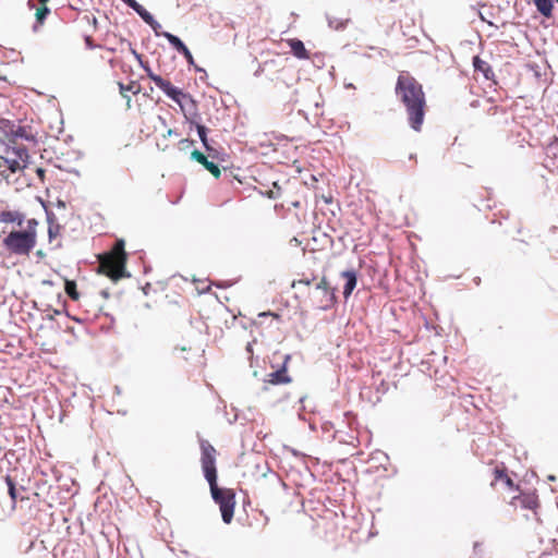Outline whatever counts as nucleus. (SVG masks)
Here are the masks:
<instances>
[{
  "mask_svg": "<svg viewBox=\"0 0 558 558\" xmlns=\"http://www.w3.org/2000/svg\"><path fill=\"white\" fill-rule=\"evenodd\" d=\"M201 449L202 469L209 484L211 497L220 507L222 521L229 524L233 519L235 495L233 490L217 485L216 449L207 440L201 441Z\"/></svg>",
  "mask_w": 558,
  "mask_h": 558,
  "instance_id": "f257e3e1",
  "label": "nucleus"
},
{
  "mask_svg": "<svg viewBox=\"0 0 558 558\" xmlns=\"http://www.w3.org/2000/svg\"><path fill=\"white\" fill-rule=\"evenodd\" d=\"M395 90L407 110L411 128L420 131L425 116V95L422 85L411 75L402 73L398 76Z\"/></svg>",
  "mask_w": 558,
  "mask_h": 558,
  "instance_id": "f03ea898",
  "label": "nucleus"
},
{
  "mask_svg": "<svg viewBox=\"0 0 558 558\" xmlns=\"http://www.w3.org/2000/svg\"><path fill=\"white\" fill-rule=\"evenodd\" d=\"M125 243L122 239L117 240L111 252L106 253L100 258L99 270L111 280L118 281L121 278L130 277L125 269L126 252Z\"/></svg>",
  "mask_w": 558,
  "mask_h": 558,
  "instance_id": "7ed1b4c3",
  "label": "nucleus"
},
{
  "mask_svg": "<svg viewBox=\"0 0 558 558\" xmlns=\"http://www.w3.org/2000/svg\"><path fill=\"white\" fill-rule=\"evenodd\" d=\"M37 240L31 232H24L23 230L11 231L3 239V246L5 250L15 256H28L29 253L36 246Z\"/></svg>",
  "mask_w": 558,
  "mask_h": 558,
  "instance_id": "20e7f679",
  "label": "nucleus"
},
{
  "mask_svg": "<svg viewBox=\"0 0 558 558\" xmlns=\"http://www.w3.org/2000/svg\"><path fill=\"white\" fill-rule=\"evenodd\" d=\"M1 158L11 172H16L27 166L29 155L24 145L13 142L7 147L5 156Z\"/></svg>",
  "mask_w": 558,
  "mask_h": 558,
  "instance_id": "39448f33",
  "label": "nucleus"
},
{
  "mask_svg": "<svg viewBox=\"0 0 558 558\" xmlns=\"http://www.w3.org/2000/svg\"><path fill=\"white\" fill-rule=\"evenodd\" d=\"M167 96L180 106L186 120H190V117H198L196 101L190 94L172 86Z\"/></svg>",
  "mask_w": 558,
  "mask_h": 558,
  "instance_id": "423d86ee",
  "label": "nucleus"
},
{
  "mask_svg": "<svg viewBox=\"0 0 558 558\" xmlns=\"http://www.w3.org/2000/svg\"><path fill=\"white\" fill-rule=\"evenodd\" d=\"M195 118L196 117H190V120H187L191 124H195V128H196V131H197V134L199 136V140L203 144V146L205 147V149L208 151V155L213 158H216L217 157V150L214 148L213 146V143L214 141L213 140H209L207 137V128L201 123H198L197 121H195Z\"/></svg>",
  "mask_w": 558,
  "mask_h": 558,
  "instance_id": "0eeeda50",
  "label": "nucleus"
},
{
  "mask_svg": "<svg viewBox=\"0 0 558 558\" xmlns=\"http://www.w3.org/2000/svg\"><path fill=\"white\" fill-rule=\"evenodd\" d=\"M289 360H290V355H286L282 366L279 369L270 373L268 375V379L266 381L269 384H272V385H281V384L290 383L291 377L287 375V364H288Z\"/></svg>",
  "mask_w": 558,
  "mask_h": 558,
  "instance_id": "6e6552de",
  "label": "nucleus"
},
{
  "mask_svg": "<svg viewBox=\"0 0 558 558\" xmlns=\"http://www.w3.org/2000/svg\"><path fill=\"white\" fill-rule=\"evenodd\" d=\"M191 158L199 163H202L215 178H219L221 172L219 167L207 159V157L201 153L199 150L195 149L191 154Z\"/></svg>",
  "mask_w": 558,
  "mask_h": 558,
  "instance_id": "1a4fd4ad",
  "label": "nucleus"
},
{
  "mask_svg": "<svg viewBox=\"0 0 558 558\" xmlns=\"http://www.w3.org/2000/svg\"><path fill=\"white\" fill-rule=\"evenodd\" d=\"M341 277L345 279V283L343 287V296L344 299H348L356 287V272L353 269L344 270L341 272Z\"/></svg>",
  "mask_w": 558,
  "mask_h": 558,
  "instance_id": "9d476101",
  "label": "nucleus"
},
{
  "mask_svg": "<svg viewBox=\"0 0 558 558\" xmlns=\"http://www.w3.org/2000/svg\"><path fill=\"white\" fill-rule=\"evenodd\" d=\"M288 44L294 57L302 60L308 59V51L306 50L302 40L293 38L290 39Z\"/></svg>",
  "mask_w": 558,
  "mask_h": 558,
  "instance_id": "9b49d317",
  "label": "nucleus"
},
{
  "mask_svg": "<svg viewBox=\"0 0 558 558\" xmlns=\"http://www.w3.org/2000/svg\"><path fill=\"white\" fill-rule=\"evenodd\" d=\"M24 219H25V216L20 211H9V210L0 211V222H4V223L15 222L19 227H22Z\"/></svg>",
  "mask_w": 558,
  "mask_h": 558,
  "instance_id": "f8f14e48",
  "label": "nucleus"
},
{
  "mask_svg": "<svg viewBox=\"0 0 558 558\" xmlns=\"http://www.w3.org/2000/svg\"><path fill=\"white\" fill-rule=\"evenodd\" d=\"M162 36L165 38H167V40L169 41V44L180 53V54H187L189 53V48L186 47V45L175 35L169 33V32H163L162 33Z\"/></svg>",
  "mask_w": 558,
  "mask_h": 558,
  "instance_id": "ddd939ff",
  "label": "nucleus"
},
{
  "mask_svg": "<svg viewBox=\"0 0 558 558\" xmlns=\"http://www.w3.org/2000/svg\"><path fill=\"white\" fill-rule=\"evenodd\" d=\"M128 7L134 10L145 23L154 22V16L136 0H133Z\"/></svg>",
  "mask_w": 558,
  "mask_h": 558,
  "instance_id": "4468645a",
  "label": "nucleus"
},
{
  "mask_svg": "<svg viewBox=\"0 0 558 558\" xmlns=\"http://www.w3.org/2000/svg\"><path fill=\"white\" fill-rule=\"evenodd\" d=\"M534 4L537 9V11L546 16L549 17L553 12V0H533Z\"/></svg>",
  "mask_w": 558,
  "mask_h": 558,
  "instance_id": "2eb2a0df",
  "label": "nucleus"
},
{
  "mask_svg": "<svg viewBox=\"0 0 558 558\" xmlns=\"http://www.w3.org/2000/svg\"><path fill=\"white\" fill-rule=\"evenodd\" d=\"M10 133L12 134L11 143L16 142L17 138L22 140H31L32 136L27 133L26 129L21 125H12L10 129Z\"/></svg>",
  "mask_w": 558,
  "mask_h": 558,
  "instance_id": "dca6fc26",
  "label": "nucleus"
},
{
  "mask_svg": "<svg viewBox=\"0 0 558 558\" xmlns=\"http://www.w3.org/2000/svg\"><path fill=\"white\" fill-rule=\"evenodd\" d=\"M473 66L476 71L482 72L486 78H489V73H493L488 63L482 60L480 57L473 58Z\"/></svg>",
  "mask_w": 558,
  "mask_h": 558,
  "instance_id": "f3484780",
  "label": "nucleus"
},
{
  "mask_svg": "<svg viewBox=\"0 0 558 558\" xmlns=\"http://www.w3.org/2000/svg\"><path fill=\"white\" fill-rule=\"evenodd\" d=\"M150 80L155 83V85L160 88L166 95L169 93L171 87L173 86L169 81L165 80L160 75H150Z\"/></svg>",
  "mask_w": 558,
  "mask_h": 558,
  "instance_id": "a211bd4d",
  "label": "nucleus"
},
{
  "mask_svg": "<svg viewBox=\"0 0 558 558\" xmlns=\"http://www.w3.org/2000/svg\"><path fill=\"white\" fill-rule=\"evenodd\" d=\"M50 13V9L47 5H43L36 11V24L34 25V31L36 32L38 25H41L46 20L47 15Z\"/></svg>",
  "mask_w": 558,
  "mask_h": 558,
  "instance_id": "6ab92c4d",
  "label": "nucleus"
},
{
  "mask_svg": "<svg viewBox=\"0 0 558 558\" xmlns=\"http://www.w3.org/2000/svg\"><path fill=\"white\" fill-rule=\"evenodd\" d=\"M64 291L65 293L74 301L78 300L80 294L76 290V283L73 280H65L64 282Z\"/></svg>",
  "mask_w": 558,
  "mask_h": 558,
  "instance_id": "aec40b11",
  "label": "nucleus"
},
{
  "mask_svg": "<svg viewBox=\"0 0 558 558\" xmlns=\"http://www.w3.org/2000/svg\"><path fill=\"white\" fill-rule=\"evenodd\" d=\"M328 26L335 31L343 29L349 20H340L330 15H327Z\"/></svg>",
  "mask_w": 558,
  "mask_h": 558,
  "instance_id": "412c9836",
  "label": "nucleus"
},
{
  "mask_svg": "<svg viewBox=\"0 0 558 558\" xmlns=\"http://www.w3.org/2000/svg\"><path fill=\"white\" fill-rule=\"evenodd\" d=\"M316 290H322L325 294L329 295V300L332 301L335 299L333 291L331 290L329 283L325 278H323L317 284Z\"/></svg>",
  "mask_w": 558,
  "mask_h": 558,
  "instance_id": "4be33fe9",
  "label": "nucleus"
},
{
  "mask_svg": "<svg viewBox=\"0 0 558 558\" xmlns=\"http://www.w3.org/2000/svg\"><path fill=\"white\" fill-rule=\"evenodd\" d=\"M5 483L8 485V492H9V495L13 501V504L15 502L16 500V488H15V483L14 481L8 475L5 476Z\"/></svg>",
  "mask_w": 558,
  "mask_h": 558,
  "instance_id": "5701e85b",
  "label": "nucleus"
},
{
  "mask_svg": "<svg viewBox=\"0 0 558 558\" xmlns=\"http://www.w3.org/2000/svg\"><path fill=\"white\" fill-rule=\"evenodd\" d=\"M38 226V221L36 219H28L27 220V228L23 230L24 232H31L35 235V239L37 240V232L36 228Z\"/></svg>",
  "mask_w": 558,
  "mask_h": 558,
  "instance_id": "b1692460",
  "label": "nucleus"
},
{
  "mask_svg": "<svg viewBox=\"0 0 558 558\" xmlns=\"http://www.w3.org/2000/svg\"><path fill=\"white\" fill-rule=\"evenodd\" d=\"M41 204H43V206L45 208V211H46V218H47L48 225L49 226L54 225V221H56L54 214L47 208V206H46V204L44 202H41Z\"/></svg>",
  "mask_w": 558,
  "mask_h": 558,
  "instance_id": "393cba45",
  "label": "nucleus"
},
{
  "mask_svg": "<svg viewBox=\"0 0 558 558\" xmlns=\"http://www.w3.org/2000/svg\"><path fill=\"white\" fill-rule=\"evenodd\" d=\"M120 86V93L123 97L128 98V101H130V98L125 95V92H133L134 94L137 93V90H133L134 86L133 85H123V84H119Z\"/></svg>",
  "mask_w": 558,
  "mask_h": 558,
  "instance_id": "a878e982",
  "label": "nucleus"
},
{
  "mask_svg": "<svg viewBox=\"0 0 558 558\" xmlns=\"http://www.w3.org/2000/svg\"><path fill=\"white\" fill-rule=\"evenodd\" d=\"M60 226L59 225H51L48 227V236L49 240H52L56 238L59 233Z\"/></svg>",
  "mask_w": 558,
  "mask_h": 558,
  "instance_id": "bb28decb",
  "label": "nucleus"
},
{
  "mask_svg": "<svg viewBox=\"0 0 558 558\" xmlns=\"http://www.w3.org/2000/svg\"><path fill=\"white\" fill-rule=\"evenodd\" d=\"M148 25L153 28L156 36H162L163 32H160L161 25L154 19V22L148 23Z\"/></svg>",
  "mask_w": 558,
  "mask_h": 558,
  "instance_id": "cd10ccee",
  "label": "nucleus"
},
{
  "mask_svg": "<svg viewBox=\"0 0 558 558\" xmlns=\"http://www.w3.org/2000/svg\"><path fill=\"white\" fill-rule=\"evenodd\" d=\"M523 504L526 508L533 509L536 507L537 501L534 497H527L524 499Z\"/></svg>",
  "mask_w": 558,
  "mask_h": 558,
  "instance_id": "c85d7f7f",
  "label": "nucleus"
},
{
  "mask_svg": "<svg viewBox=\"0 0 558 558\" xmlns=\"http://www.w3.org/2000/svg\"><path fill=\"white\" fill-rule=\"evenodd\" d=\"M298 284H304V286H308L311 284V280L310 279H300L298 281H293V287H296Z\"/></svg>",
  "mask_w": 558,
  "mask_h": 558,
  "instance_id": "c756f323",
  "label": "nucleus"
},
{
  "mask_svg": "<svg viewBox=\"0 0 558 558\" xmlns=\"http://www.w3.org/2000/svg\"><path fill=\"white\" fill-rule=\"evenodd\" d=\"M141 66L145 70V72H146V74H147V76H148L149 78H150V75H156V74L151 71V69H150L147 64H145L144 62H143V65H141Z\"/></svg>",
  "mask_w": 558,
  "mask_h": 558,
  "instance_id": "7c9ffc66",
  "label": "nucleus"
},
{
  "mask_svg": "<svg viewBox=\"0 0 558 558\" xmlns=\"http://www.w3.org/2000/svg\"><path fill=\"white\" fill-rule=\"evenodd\" d=\"M132 54L134 56V58L140 62L141 65H143V59H142V54H140L136 50L132 49Z\"/></svg>",
  "mask_w": 558,
  "mask_h": 558,
  "instance_id": "2f4dec72",
  "label": "nucleus"
},
{
  "mask_svg": "<svg viewBox=\"0 0 558 558\" xmlns=\"http://www.w3.org/2000/svg\"><path fill=\"white\" fill-rule=\"evenodd\" d=\"M132 54L134 56V58L140 62L141 65H143V59H142V54H140L136 50L132 49Z\"/></svg>",
  "mask_w": 558,
  "mask_h": 558,
  "instance_id": "473e14b6",
  "label": "nucleus"
},
{
  "mask_svg": "<svg viewBox=\"0 0 558 558\" xmlns=\"http://www.w3.org/2000/svg\"><path fill=\"white\" fill-rule=\"evenodd\" d=\"M85 43H86L87 48H89V49L95 48V46H94V44H93V39H92V37H90V36H86V37H85Z\"/></svg>",
  "mask_w": 558,
  "mask_h": 558,
  "instance_id": "72a5a7b5",
  "label": "nucleus"
},
{
  "mask_svg": "<svg viewBox=\"0 0 558 558\" xmlns=\"http://www.w3.org/2000/svg\"><path fill=\"white\" fill-rule=\"evenodd\" d=\"M184 58L186 59V61L190 63V64H194V59H193V56L191 53V51L189 50V53L187 54H183Z\"/></svg>",
  "mask_w": 558,
  "mask_h": 558,
  "instance_id": "f704fd0d",
  "label": "nucleus"
},
{
  "mask_svg": "<svg viewBox=\"0 0 558 558\" xmlns=\"http://www.w3.org/2000/svg\"><path fill=\"white\" fill-rule=\"evenodd\" d=\"M36 173L41 180L44 179L45 170L43 168H37Z\"/></svg>",
  "mask_w": 558,
  "mask_h": 558,
  "instance_id": "c9c22d12",
  "label": "nucleus"
},
{
  "mask_svg": "<svg viewBox=\"0 0 558 558\" xmlns=\"http://www.w3.org/2000/svg\"><path fill=\"white\" fill-rule=\"evenodd\" d=\"M195 70H196L197 72L203 73V75L201 76V80H203V78H204V76H207L206 71H205L204 69L198 68V66H195Z\"/></svg>",
  "mask_w": 558,
  "mask_h": 558,
  "instance_id": "e433bc0d",
  "label": "nucleus"
},
{
  "mask_svg": "<svg viewBox=\"0 0 558 558\" xmlns=\"http://www.w3.org/2000/svg\"><path fill=\"white\" fill-rule=\"evenodd\" d=\"M7 102H8V99H7L5 97H3V96H1V95H0V108H1L2 106H5V105H7Z\"/></svg>",
  "mask_w": 558,
  "mask_h": 558,
  "instance_id": "4c0bfd02",
  "label": "nucleus"
},
{
  "mask_svg": "<svg viewBox=\"0 0 558 558\" xmlns=\"http://www.w3.org/2000/svg\"><path fill=\"white\" fill-rule=\"evenodd\" d=\"M36 256L38 258H44L46 256V254L41 250H39V251L36 252Z\"/></svg>",
  "mask_w": 558,
  "mask_h": 558,
  "instance_id": "58836bf2",
  "label": "nucleus"
},
{
  "mask_svg": "<svg viewBox=\"0 0 558 558\" xmlns=\"http://www.w3.org/2000/svg\"><path fill=\"white\" fill-rule=\"evenodd\" d=\"M57 206L60 207V208H65V203L63 201L59 199L57 202Z\"/></svg>",
  "mask_w": 558,
  "mask_h": 558,
  "instance_id": "ea45409f",
  "label": "nucleus"
},
{
  "mask_svg": "<svg viewBox=\"0 0 558 558\" xmlns=\"http://www.w3.org/2000/svg\"><path fill=\"white\" fill-rule=\"evenodd\" d=\"M173 134H177V132L174 130H172V129H169L168 132H167V135L171 136Z\"/></svg>",
  "mask_w": 558,
  "mask_h": 558,
  "instance_id": "a19ab883",
  "label": "nucleus"
},
{
  "mask_svg": "<svg viewBox=\"0 0 558 558\" xmlns=\"http://www.w3.org/2000/svg\"><path fill=\"white\" fill-rule=\"evenodd\" d=\"M43 284L52 286L53 283L51 280H44Z\"/></svg>",
  "mask_w": 558,
  "mask_h": 558,
  "instance_id": "79ce46f5",
  "label": "nucleus"
},
{
  "mask_svg": "<svg viewBox=\"0 0 558 558\" xmlns=\"http://www.w3.org/2000/svg\"><path fill=\"white\" fill-rule=\"evenodd\" d=\"M48 1H49V0H38V2L41 4V7H43V5H47V2H48Z\"/></svg>",
  "mask_w": 558,
  "mask_h": 558,
  "instance_id": "37998d69",
  "label": "nucleus"
},
{
  "mask_svg": "<svg viewBox=\"0 0 558 558\" xmlns=\"http://www.w3.org/2000/svg\"><path fill=\"white\" fill-rule=\"evenodd\" d=\"M246 351H247V352H252V343H247V345H246Z\"/></svg>",
  "mask_w": 558,
  "mask_h": 558,
  "instance_id": "c03bdc74",
  "label": "nucleus"
},
{
  "mask_svg": "<svg viewBox=\"0 0 558 558\" xmlns=\"http://www.w3.org/2000/svg\"><path fill=\"white\" fill-rule=\"evenodd\" d=\"M114 390H116V392H117L118 395H120V393H121V389H120V387H119V386H116V387H114Z\"/></svg>",
  "mask_w": 558,
  "mask_h": 558,
  "instance_id": "a18cd8bd",
  "label": "nucleus"
},
{
  "mask_svg": "<svg viewBox=\"0 0 558 558\" xmlns=\"http://www.w3.org/2000/svg\"><path fill=\"white\" fill-rule=\"evenodd\" d=\"M345 88H354V85L352 83L345 84Z\"/></svg>",
  "mask_w": 558,
  "mask_h": 558,
  "instance_id": "49530a36",
  "label": "nucleus"
},
{
  "mask_svg": "<svg viewBox=\"0 0 558 558\" xmlns=\"http://www.w3.org/2000/svg\"><path fill=\"white\" fill-rule=\"evenodd\" d=\"M506 478H507V481H506V482H507V484H508L509 486H511V485H512V481H511L509 477H507V476H506Z\"/></svg>",
  "mask_w": 558,
  "mask_h": 558,
  "instance_id": "de8ad7c7",
  "label": "nucleus"
},
{
  "mask_svg": "<svg viewBox=\"0 0 558 558\" xmlns=\"http://www.w3.org/2000/svg\"><path fill=\"white\" fill-rule=\"evenodd\" d=\"M122 2H124L126 5H129L133 0H121Z\"/></svg>",
  "mask_w": 558,
  "mask_h": 558,
  "instance_id": "09e8293b",
  "label": "nucleus"
},
{
  "mask_svg": "<svg viewBox=\"0 0 558 558\" xmlns=\"http://www.w3.org/2000/svg\"><path fill=\"white\" fill-rule=\"evenodd\" d=\"M181 143H190V144H193V141H189V140H182Z\"/></svg>",
  "mask_w": 558,
  "mask_h": 558,
  "instance_id": "8fccbe9b",
  "label": "nucleus"
},
{
  "mask_svg": "<svg viewBox=\"0 0 558 558\" xmlns=\"http://www.w3.org/2000/svg\"><path fill=\"white\" fill-rule=\"evenodd\" d=\"M262 315H263V316H266V315H274L275 317H278V315H275V314H271V313H263Z\"/></svg>",
  "mask_w": 558,
  "mask_h": 558,
  "instance_id": "3c124183",
  "label": "nucleus"
},
{
  "mask_svg": "<svg viewBox=\"0 0 558 558\" xmlns=\"http://www.w3.org/2000/svg\"><path fill=\"white\" fill-rule=\"evenodd\" d=\"M93 24L96 25L97 24V20L96 17H93Z\"/></svg>",
  "mask_w": 558,
  "mask_h": 558,
  "instance_id": "603ef678",
  "label": "nucleus"
},
{
  "mask_svg": "<svg viewBox=\"0 0 558 558\" xmlns=\"http://www.w3.org/2000/svg\"><path fill=\"white\" fill-rule=\"evenodd\" d=\"M548 480L554 481V480H555V476H554V475H550V476H548Z\"/></svg>",
  "mask_w": 558,
  "mask_h": 558,
  "instance_id": "864d4df0",
  "label": "nucleus"
},
{
  "mask_svg": "<svg viewBox=\"0 0 558 558\" xmlns=\"http://www.w3.org/2000/svg\"><path fill=\"white\" fill-rule=\"evenodd\" d=\"M480 16H481V20L485 21V19H484L482 13H480Z\"/></svg>",
  "mask_w": 558,
  "mask_h": 558,
  "instance_id": "5fc2aeb1",
  "label": "nucleus"
},
{
  "mask_svg": "<svg viewBox=\"0 0 558 558\" xmlns=\"http://www.w3.org/2000/svg\"><path fill=\"white\" fill-rule=\"evenodd\" d=\"M104 296H108V293L106 291L102 292Z\"/></svg>",
  "mask_w": 558,
  "mask_h": 558,
  "instance_id": "6e6d98bb",
  "label": "nucleus"
}]
</instances>
